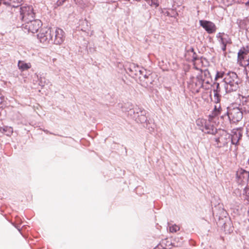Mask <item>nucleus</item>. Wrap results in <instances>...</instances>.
<instances>
[{"label":"nucleus","instance_id":"1","mask_svg":"<svg viewBox=\"0 0 249 249\" xmlns=\"http://www.w3.org/2000/svg\"><path fill=\"white\" fill-rule=\"evenodd\" d=\"M131 108L127 110L128 115L134 119L138 123L143 124L144 127L149 132L154 131L155 124L153 120L147 115L148 112L142 107L131 105Z\"/></svg>","mask_w":249,"mask_h":249},{"label":"nucleus","instance_id":"2","mask_svg":"<svg viewBox=\"0 0 249 249\" xmlns=\"http://www.w3.org/2000/svg\"><path fill=\"white\" fill-rule=\"evenodd\" d=\"M221 82L223 83L226 93L236 91L239 88L241 83L236 73L232 71L228 72Z\"/></svg>","mask_w":249,"mask_h":249},{"label":"nucleus","instance_id":"3","mask_svg":"<svg viewBox=\"0 0 249 249\" xmlns=\"http://www.w3.org/2000/svg\"><path fill=\"white\" fill-rule=\"evenodd\" d=\"M244 111L239 107H234V105L226 107V111L220 116L224 119L227 116L231 123H236L240 121L243 118Z\"/></svg>","mask_w":249,"mask_h":249},{"label":"nucleus","instance_id":"4","mask_svg":"<svg viewBox=\"0 0 249 249\" xmlns=\"http://www.w3.org/2000/svg\"><path fill=\"white\" fill-rule=\"evenodd\" d=\"M243 128L238 127L231 130V134L227 131H222L221 135L225 136L226 139H230L231 144L237 145L243 136Z\"/></svg>","mask_w":249,"mask_h":249},{"label":"nucleus","instance_id":"5","mask_svg":"<svg viewBox=\"0 0 249 249\" xmlns=\"http://www.w3.org/2000/svg\"><path fill=\"white\" fill-rule=\"evenodd\" d=\"M19 12V18L22 23H25L35 18L36 13L32 5L20 6Z\"/></svg>","mask_w":249,"mask_h":249},{"label":"nucleus","instance_id":"6","mask_svg":"<svg viewBox=\"0 0 249 249\" xmlns=\"http://www.w3.org/2000/svg\"><path fill=\"white\" fill-rule=\"evenodd\" d=\"M53 36L54 33L52 31L51 27H46L41 29L40 32L37 35V37L40 42L47 44L53 40Z\"/></svg>","mask_w":249,"mask_h":249},{"label":"nucleus","instance_id":"7","mask_svg":"<svg viewBox=\"0 0 249 249\" xmlns=\"http://www.w3.org/2000/svg\"><path fill=\"white\" fill-rule=\"evenodd\" d=\"M42 23L40 20L34 18L33 20L28 21L25 23H22L21 27L24 32L32 33H36L42 26Z\"/></svg>","mask_w":249,"mask_h":249},{"label":"nucleus","instance_id":"8","mask_svg":"<svg viewBox=\"0 0 249 249\" xmlns=\"http://www.w3.org/2000/svg\"><path fill=\"white\" fill-rule=\"evenodd\" d=\"M235 179L239 185H244L247 184L249 181V171L240 168L236 172Z\"/></svg>","mask_w":249,"mask_h":249},{"label":"nucleus","instance_id":"9","mask_svg":"<svg viewBox=\"0 0 249 249\" xmlns=\"http://www.w3.org/2000/svg\"><path fill=\"white\" fill-rule=\"evenodd\" d=\"M124 69L127 73L133 78L137 79L138 74L141 68L134 63H126L124 66Z\"/></svg>","mask_w":249,"mask_h":249},{"label":"nucleus","instance_id":"10","mask_svg":"<svg viewBox=\"0 0 249 249\" xmlns=\"http://www.w3.org/2000/svg\"><path fill=\"white\" fill-rule=\"evenodd\" d=\"M54 35V37L53 36V40H51V43L56 45H61L65 41L66 37V34L64 31L61 28H56Z\"/></svg>","mask_w":249,"mask_h":249},{"label":"nucleus","instance_id":"11","mask_svg":"<svg viewBox=\"0 0 249 249\" xmlns=\"http://www.w3.org/2000/svg\"><path fill=\"white\" fill-rule=\"evenodd\" d=\"M200 26L209 34L214 33L217 29L215 24L211 21L201 19L199 21Z\"/></svg>","mask_w":249,"mask_h":249},{"label":"nucleus","instance_id":"12","mask_svg":"<svg viewBox=\"0 0 249 249\" xmlns=\"http://www.w3.org/2000/svg\"><path fill=\"white\" fill-rule=\"evenodd\" d=\"M237 58L245 63L249 62V45L240 48L237 53Z\"/></svg>","mask_w":249,"mask_h":249},{"label":"nucleus","instance_id":"13","mask_svg":"<svg viewBox=\"0 0 249 249\" xmlns=\"http://www.w3.org/2000/svg\"><path fill=\"white\" fill-rule=\"evenodd\" d=\"M239 105L245 113H249V95H241L239 97Z\"/></svg>","mask_w":249,"mask_h":249},{"label":"nucleus","instance_id":"14","mask_svg":"<svg viewBox=\"0 0 249 249\" xmlns=\"http://www.w3.org/2000/svg\"><path fill=\"white\" fill-rule=\"evenodd\" d=\"M216 37L220 44H230L231 43V39L229 37V36L224 32L217 33Z\"/></svg>","mask_w":249,"mask_h":249},{"label":"nucleus","instance_id":"15","mask_svg":"<svg viewBox=\"0 0 249 249\" xmlns=\"http://www.w3.org/2000/svg\"><path fill=\"white\" fill-rule=\"evenodd\" d=\"M220 223L222 224V228L226 233H231L233 231V227L230 218H226V221H222Z\"/></svg>","mask_w":249,"mask_h":249},{"label":"nucleus","instance_id":"16","mask_svg":"<svg viewBox=\"0 0 249 249\" xmlns=\"http://www.w3.org/2000/svg\"><path fill=\"white\" fill-rule=\"evenodd\" d=\"M236 24L240 29L247 31L248 29V26L249 25V18L246 17L243 19L238 18L237 19Z\"/></svg>","mask_w":249,"mask_h":249},{"label":"nucleus","instance_id":"17","mask_svg":"<svg viewBox=\"0 0 249 249\" xmlns=\"http://www.w3.org/2000/svg\"><path fill=\"white\" fill-rule=\"evenodd\" d=\"M213 120V118L211 119L209 118V120H206V119H203L202 122V123L204 124V125L202 128H204L206 131L205 132V133L210 134L213 133V128L214 125L213 124H211V121Z\"/></svg>","mask_w":249,"mask_h":249},{"label":"nucleus","instance_id":"18","mask_svg":"<svg viewBox=\"0 0 249 249\" xmlns=\"http://www.w3.org/2000/svg\"><path fill=\"white\" fill-rule=\"evenodd\" d=\"M223 111V108L221 107L220 104L218 106L217 105H214L213 110L212 111V113L209 115V119L217 117L219 115H220Z\"/></svg>","mask_w":249,"mask_h":249},{"label":"nucleus","instance_id":"19","mask_svg":"<svg viewBox=\"0 0 249 249\" xmlns=\"http://www.w3.org/2000/svg\"><path fill=\"white\" fill-rule=\"evenodd\" d=\"M149 74H150V71H147L145 69L141 68L137 76V79L139 80V83L141 84L142 81L144 80Z\"/></svg>","mask_w":249,"mask_h":249},{"label":"nucleus","instance_id":"20","mask_svg":"<svg viewBox=\"0 0 249 249\" xmlns=\"http://www.w3.org/2000/svg\"><path fill=\"white\" fill-rule=\"evenodd\" d=\"M160 13L167 17L174 18H177L178 16V14L176 8L169 9V11H165L164 10L161 9Z\"/></svg>","mask_w":249,"mask_h":249},{"label":"nucleus","instance_id":"21","mask_svg":"<svg viewBox=\"0 0 249 249\" xmlns=\"http://www.w3.org/2000/svg\"><path fill=\"white\" fill-rule=\"evenodd\" d=\"M18 67L21 71H24L31 68V64L30 63H26L23 60H18Z\"/></svg>","mask_w":249,"mask_h":249},{"label":"nucleus","instance_id":"22","mask_svg":"<svg viewBox=\"0 0 249 249\" xmlns=\"http://www.w3.org/2000/svg\"><path fill=\"white\" fill-rule=\"evenodd\" d=\"M23 1V0H3L1 2V4L3 3L4 5H8L9 7H14V8H18L20 4H18L17 5H12L11 2H17L18 4L21 3Z\"/></svg>","mask_w":249,"mask_h":249},{"label":"nucleus","instance_id":"23","mask_svg":"<svg viewBox=\"0 0 249 249\" xmlns=\"http://www.w3.org/2000/svg\"><path fill=\"white\" fill-rule=\"evenodd\" d=\"M154 80H153L152 73L150 72V74H149L147 77L144 79V81H142V82L141 83V85L144 87H147L148 86H150L151 85L153 84V82Z\"/></svg>","mask_w":249,"mask_h":249},{"label":"nucleus","instance_id":"24","mask_svg":"<svg viewBox=\"0 0 249 249\" xmlns=\"http://www.w3.org/2000/svg\"><path fill=\"white\" fill-rule=\"evenodd\" d=\"M0 132L7 136H10L13 132V129L11 126H3L0 127Z\"/></svg>","mask_w":249,"mask_h":249},{"label":"nucleus","instance_id":"25","mask_svg":"<svg viewBox=\"0 0 249 249\" xmlns=\"http://www.w3.org/2000/svg\"><path fill=\"white\" fill-rule=\"evenodd\" d=\"M37 80L38 81V85L42 88L44 87L45 85H48L49 83L48 80H47L44 77H42L41 75H36Z\"/></svg>","mask_w":249,"mask_h":249},{"label":"nucleus","instance_id":"26","mask_svg":"<svg viewBox=\"0 0 249 249\" xmlns=\"http://www.w3.org/2000/svg\"><path fill=\"white\" fill-rule=\"evenodd\" d=\"M196 81L195 83V87H197L202 82H204L205 79L203 78V75L201 73H198L196 76Z\"/></svg>","mask_w":249,"mask_h":249},{"label":"nucleus","instance_id":"27","mask_svg":"<svg viewBox=\"0 0 249 249\" xmlns=\"http://www.w3.org/2000/svg\"><path fill=\"white\" fill-rule=\"evenodd\" d=\"M243 195L245 196L244 200L249 203V185H247L243 189Z\"/></svg>","mask_w":249,"mask_h":249},{"label":"nucleus","instance_id":"28","mask_svg":"<svg viewBox=\"0 0 249 249\" xmlns=\"http://www.w3.org/2000/svg\"><path fill=\"white\" fill-rule=\"evenodd\" d=\"M213 87V93H220L221 88L220 87V83L217 82H214L213 84L211 85Z\"/></svg>","mask_w":249,"mask_h":249},{"label":"nucleus","instance_id":"29","mask_svg":"<svg viewBox=\"0 0 249 249\" xmlns=\"http://www.w3.org/2000/svg\"><path fill=\"white\" fill-rule=\"evenodd\" d=\"M222 131H226L224 130H219V133H218V136H221V139L222 142V146H225L227 145L228 143V142L227 141L228 140H230V139H226L225 136L221 135L222 133Z\"/></svg>","mask_w":249,"mask_h":249},{"label":"nucleus","instance_id":"30","mask_svg":"<svg viewBox=\"0 0 249 249\" xmlns=\"http://www.w3.org/2000/svg\"><path fill=\"white\" fill-rule=\"evenodd\" d=\"M213 98V102L215 104H220L221 100L222 95H221L220 93H214Z\"/></svg>","mask_w":249,"mask_h":249},{"label":"nucleus","instance_id":"31","mask_svg":"<svg viewBox=\"0 0 249 249\" xmlns=\"http://www.w3.org/2000/svg\"><path fill=\"white\" fill-rule=\"evenodd\" d=\"M146 2L151 6L158 7L159 6V0H145Z\"/></svg>","mask_w":249,"mask_h":249},{"label":"nucleus","instance_id":"32","mask_svg":"<svg viewBox=\"0 0 249 249\" xmlns=\"http://www.w3.org/2000/svg\"><path fill=\"white\" fill-rule=\"evenodd\" d=\"M69 0H57L54 4V8H56L58 7L62 6L66 1Z\"/></svg>","mask_w":249,"mask_h":249},{"label":"nucleus","instance_id":"33","mask_svg":"<svg viewBox=\"0 0 249 249\" xmlns=\"http://www.w3.org/2000/svg\"><path fill=\"white\" fill-rule=\"evenodd\" d=\"M203 74H204V79L210 78L211 79V80H212L211 73H210L209 71L208 70V69H206L204 70Z\"/></svg>","mask_w":249,"mask_h":249},{"label":"nucleus","instance_id":"34","mask_svg":"<svg viewBox=\"0 0 249 249\" xmlns=\"http://www.w3.org/2000/svg\"><path fill=\"white\" fill-rule=\"evenodd\" d=\"M169 230L170 232H176L177 231L179 230V228L178 226H177L176 224H175L174 226L170 227Z\"/></svg>","mask_w":249,"mask_h":249},{"label":"nucleus","instance_id":"35","mask_svg":"<svg viewBox=\"0 0 249 249\" xmlns=\"http://www.w3.org/2000/svg\"><path fill=\"white\" fill-rule=\"evenodd\" d=\"M216 73L218 74V76L219 78L223 79L226 76V73L225 72L223 71H216Z\"/></svg>","mask_w":249,"mask_h":249},{"label":"nucleus","instance_id":"36","mask_svg":"<svg viewBox=\"0 0 249 249\" xmlns=\"http://www.w3.org/2000/svg\"><path fill=\"white\" fill-rule=\"evenodd\" d=\"M203 119H202L201 120H197L196 123V124L197 125L201 127L199 129L202 131L203 132L204 131V130H203V127L204 125V124L202 123V121H203Z\"/></svg>","mask_w":249,"mask_h":249},{"label":"nucleus","instance_id":"37","mask_svg":"<svg viewBox=\"0 0 249 249\" xmlns=\"http://www.w3.org/2000/svg\"><path fill=\"white\" fill-rule=\"evenodd\" d=\"M233 0H225L223 2V3L227 6H229L231 5L233 2Z\"/></svg>","mask_w":249,"mask_h":249},{"label":"nucleus","instance_id":"38","mask_svg":"<svg viewBox=\"0 0 249 249\" xmlns=\"http://www.w3.org/2000/svg\"><path fill=\"white\" fill-rule=\"evenodd\" d=\"M245 68L244 70V73L246 75L247 72H249V62L245 63Z\"/></svg>","mask_w":249,"mask_h":249},{"label":"nucleus","instance_id":"39","mask_svg":"<svg viewBox=\"0 0 249 249\" xmlns=\"http://www.w3.org/2000/svg\"><path fill=\"white\" fill-rule=\"evenodd\" d=\"M198 59H199V57L197 56L196 53V52H194V53H193V56H192V61L193 62H195L196 60H197Z\"/></svg>","mask_w":249,"mask_h":249},{"label":"nucleus","instance_id":"40","mask_svg":"<svg viewBox=\"0 0 249 249\" xmlns=\"http://www.w3.org/2000/svg\"><path fill=\"white\" fill-rule=\"evenodd\" d=\"M214 141L217 143V144H218L219 143L222 144V142L221 139V136H219L217 137L214 138Z\"/></svg>","mask_w":249,"mask_h":249},{"label":"nucleus","instance_id":"41","mask_svg":"<svg viewBox=\"0 0 249 249\" xmlns=\"http://www.w3.org/2000/svg\"><path fill=\"white\" fill-rule=\"evenodd\" d=\"M4 96L3 95H0V106H4L3 102L4 101Z\"/></svg>","mask_w":249,"mask_h":249},{"label":"nucleus","instance_id":"42","mask_svg":"<svg viewBox=\"0 0 249 249\" xmlns=\"http://www.w3.org/2000/svg\"><path fill=\"white\" fill-rule=\"evenodd\" d=\"M246 134L249 139V123L246 126Z\"/></svg>","mask_w":249,"mask_h":249},{"label":"nucleus","instance_id":"43","mask_svg":"<svg viewBox=\"0 0 249 249\" xmlns=\"http://www.w3.org/2000/svg\"><path fill=\"white\" fill-rule=\"evenodd\" d=\"M228 44H221V50L223 52H226L227 49V45Z\"/></svg>","mask_w":249,"mask_h":249},{"label":"nucleus","instance_id":"44","mask_svg":"<svg viewBox=\"0 0 249 249\" xmlns=\"http://www.w3.org/2000/svg\"><path fill=\"white\" fill-rule=\"evenodd\" d=\"M194 52H195L193 47H190L189 49L186 50V53H193Z\"/></svg>","mask_w":249,"mask_h":249},{"label":"nucleus","instance_id":"45","mask_svg":"<svg viewBox=\"0 0 249 249\" xmlns=\"http://www.w3.org/2000/svg\"><path fill=\"white\" fill-rule=\"evenodd\" d=\"M213 133H210V134L216 135V134H217L218 135V133H219V131H218V130L216 128L214 129V126H213Z\"/></svg>","mask_w":249,"mask_h":249},{"label":"nucleus","instance_id":"46","mask_svg":"<svg viewBox=\"0 0 249 249\" xmlns=\"http://www.w3.org/2000/svg\"><path fill=\"white\" fill-rule=\"evenodd\" d=\"M233 1L234 3H236L240 4V3H244V1H243V0H233Z\"/></svg>","mask_w":249,"mask_h":249},{"label":"nucleus","instance_id":"47","mask_svg":"<svg viewBox=\"0 0 249 249\" xmlns=\"http://www.w3.org/2000/svg\"><path fill=\"white\" fill-rule=\"evenodd\" d=\"M13 225L18 231L21 233V229L20 228L19 226L18 225H16L14 224H13Z\"/></svg>","mask_w":249,"mask_h":249},{"label":"nucleus","instance_id":"48","mask_svg":"<svg viewBox=\"0 0 249 249\" xmlns=\"http://www.w3.org/2000/svg\"><path fill=\"white\" fill-rule=\"evenodd\" d=\"M95 51V50L94 48L90 47H89L88 49V51L91 53H93Z\"/></svg>","mask_w":249,"mask_h":249},{"label":"nucleus","instance_id":"49","mask_svg":"<svg viewBox=\"0 0 249 249\" xmlns=\"http://www.w3.org/2000/svg\"><path fill=\"white\" fill-rule=\"evenodd\" d=\"M199 59H200V62L203 63V61L205 60L206 61H207V59L205 57H204L203 56H201L200 58L199 57Z\"/></svg>","mask_w":249,"mask_h":249},{"label":"nucleus","instance_id":"50","mask_svg":"<svg viewBox=\"0 0 249 249\" xmlns=\"http://www.w3.org/2000/svg\"><path fill=\"white\" fill-rule=\"evenodd\" d=\"M199 85H200V87L199 88L207 89V88H204V82H202V84H200Z\"/></svg>","mask_w":249,"mask_h":249},{"label":"nucleus","instance_id":"51","mask_svg":"<svg viewBox=\"0 0 249 249\" xmlns=\"http://www.w3.org/2000/svg\"><path fill=\"white\" fill-rule=\"evenodd\" d=\"M246 34H247V37L249 39V26L248 27V29L247 30Z\"/></svg>","mask_w":249,"mask_h":249},{"label":"nucleus","instance_id":"52","mask_svg":"<svg viewBox=\"0 0 249 249\" xmlns=\"http://www.w3.org/2000/svg\"><path fill=\"white\" fill-rule=\"evenodd\" d=\"M218 78H219V76H218V74L216 73V74H215V76L214 77V81H217Z\"/></svg>","mask_w":249,"mask_h":249},{"label":"nucleus","instance_id":"53","mask_svg":"<svg viewBox=\"0 0 249 249\" xmlns=\"http://www.w3.org/2000/svg\"><path fill=\"white\" fill-rule=\"evenodd\" d=\"M169 245H171L173 247H176L178 246V245H176L175 243L172 242H171Z\"/></svg>","mask_w":249,"mask_h":249},{"label":"nucleus","instance_id":"54","mask_svg":"<svg viewBox=\"0 0 249 249\" xmlns=\"http://www.w3.org/2000/svg\"><path fill=\"white\" fill-rule=\"evenodd\" d=\"M246 75V78L249 82V72H247V74Z\"/></svg>","mask_w":249,"mask_h":249},{"label":"nucleus","instance_id":"55","mask_svg":"<svg viewBox=\"0 0 249 249\" xmlns=\"http://www.w3.org/2000/svg\"><path fill=\"white\" fill-rule=\"evenodd\" d=\"M194 68L196 70H197V71H199V68H198L197 66H196V65H194Z\"/></svg>","mask_w":249,"mask_h":249},{"label":"nucleus","instance_id":"56","mask_svg":"<svg viewBox=\"0 0 249 249\" xmlns=\"http://www.w3.org/2000/svg\"><path fill=\"white\" fill-rule=\"evenodd\" d=\"M199 71H200V73H201V74H202V75H203V71H204V70H202V69H200V68Z\"/></svg>","mask_w":249,"mask_h":249},{"label":"nucleus","instance_id":"57","mask_svg":"<svg viewBox=\"0 0 249 249\" xmlns=\"http://www.w3.org/2000/svg\"><path fill=\"white\" fill-rule=\"evenodd\" d=\"M195 79V77L194 76H191L190 78V80H194Z\"/></svg>","mask_w":249,"mask_h":249},{"label":"nucleus","instance_id":"58","mask_svg":"<svg viewBox=\"0 0 249 249\" xmlns=\"http://www.w3.org/2000/svg\"><path fill=\"white\" fill-rule=\"evenodd\" d=\"M194 83L195 84V83H194V80H192H192H190V81H189V84H194Z\"/></svg>","mask_w":249,"mask_h":249},{"label":"nucleus","instance_id":"59","mask_svg":"<svg viewBox=\"0 0 249 249\" xmlns=\"http://www.w3.org/2000/svg\"><path fill=\"white\" fill-rule=\"evenodd\" d=\"M44 131L45 132H46V133H49L50 134H53L52 133L49 132V131H48V130H44Z\"/></svg>","mask_w":249,"mask_h":249},{"label":"nucleus","instance_id":"60","mask_svg":"<svg viewBox=\"0 0 249 249\" xmlns=\"http://www.w3.org/2000/svg\"><path fill=\"white\" fill-rule=\"evenodd\" d=\"M200 88H198V89H197L196 90V93H198V92H199V91H200Z\"/></svg>","mask_w":249,"mask_h":249},{"label":"nucleus","instance_id":"61","mask_svg":"<svg viewBox=\"0 0 249 249\" xmlns=\"http://www.w3.org/2000/svg\"><path fill=\"white\" fill-rule=\"evenodd\" d=\"M210 99H211V101H212L213 99H212V93H211V92H210Z\"/></svg>","mask_w":249,"mask_h":249},{"label":"nucleus","instance_id":"62","mask_svg":"<svg viewBox=\"0 0 249 249\" xmlns=\"http://www.w3.org/2000/svg\"><path fill=\"white\" fill-rule=\"evenodd\" d=\"M205 83L207 84H210V82L209 80L206 81Z\"/></svg>","mask_w":249,"mask_h":249},{"label":"nucleus","instance_id":"63","mask_svg":"<svg viewBox=\"0 0 249 249\" xmlns=\"http://www.w3.org/2000/svg\"><path fill=\"white\" fill-rule=\"evenodd\" d=\"M246 5L249 6V1H248L247 2L245 3Z\"/></svg>","mask_w":249,"mask_h":249},{"label":"nucleus","instance_id":"64","mask_svg":"<svg viewBox=\"0 0 249 249\" xmlns=\"http://www.w3.org/2000/svg\"><path fill=\"white\" fill-rule=\"evenodd\" d=\"M247 164L249 165V159H248V160L247 161Z\"/></svg>","mask_w":249,"mask_h":249}]
</instances>
